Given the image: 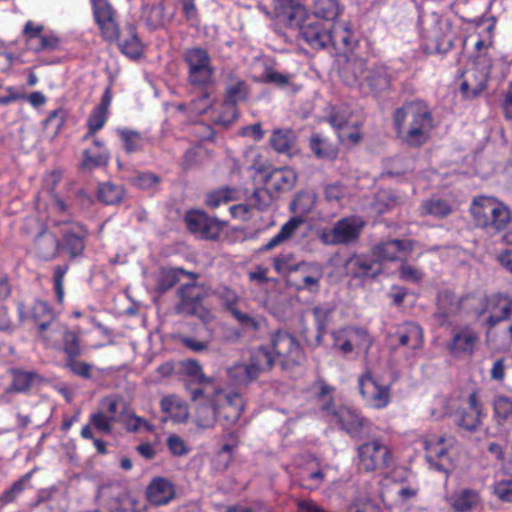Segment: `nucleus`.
<instances>
[{
    "mask_svg": "<svg viewBox=\"0 0 512 512\" xmlns=\"http://www.w3.org/2000/svg\"><path fill=\"white\" fill-rule=\"evenodd\" d=\"M358 387L366 405L373 409H384L391 402L392 384H380L370 370L359 376Z\"/></svg>",
    "mask_w": 512,
    "mask_h": 512,
    "instance_id": "ddd939ff",
    "label": "nucleus"
},
{
    "mask_svg": "<svg viewBox=\"0 0 512 512\" xmlns=\"http://www.w3.org/2000/svg\"><path fill=\"white\" fill-rule=\"evenodd\" d=\"M176 495L174 484L164 478L155 477L146 489V498L154 506H164L170 503Z\"/></svg>",
    "mask_w": 512,
    "mask_h": 512,
    "instance_id": "a878e982",
    "label": "nucleus"
},
{
    "mask_svg": "<svg viewBox=\"0 0 512 512\" xmlns=\"http://www.w3.org/2000/svg\"><path fill=\"white\" fill-rule=\"evenodd\" d=\"M315 386L318 387L314 396L315 404L325 422L336 426L353 440H360L369 434L371 422L368 418L350 406L336 405L333 397L335 387L322 378L317 379Z\"/></svg>",
    "mask_w": 512,
    "mask_h": 512,
    "instance_id": "f257e3e1",
    "label": "nucleus"
},
{
    "mask_svg": "<svg viewBox=\"0 0 512 512\" xmlns=\"http://www.w3.org/2000/svg\"><path fill=\"white\" fill-rule=\"evenodd\" d=\"M126 153L131 154L143 150L144 140L140 132L128 128L117 129Z\"/></svg>",
    "mask_w": 512,
    "mask_h": 512,
    "instance_id": "6e6d98bb",
    "label": "nucleus"
},
{
    "mask_svg": "<svg viewBox=\"0 0 512 512\" xmlns=\"http://www.w3.org/2000/svg\"><path fill=\"white\" fill-rule=\"evenodd\" d=\"M489 77L472 67L464 74V80L460 85L461 94L467 99H474L486 88Z\"/></svg>",
    "mask_w": 512,
    "mask_h": 512,
    "instance_id": "2f4dec72",
    "label": "nucleus"
},
{
    "mask_svg": "<svg viewBox=\"0 0 512 512\" xmlns=\"http://www.w3.org/2000/svg\"><path fill=\"white\" fill-rule=\"evenodd\" d=\"M305 222L300 216H294L285 222L279 232L274 235L267 243L263 244L259 251L267 252L280 246L283 242L289 240L297 231V229Z\"/></svg>",
    "mask_w": 512,
    "mask_h": 512,
    "instance_id": "e433bc0d",
    "label": "nucleus"
},
{
    "mask_svg": "<svg viewBox=\"0 0 512 512\" xmlns=\"http://www.w3.org/2000/svg\"><path fill=\"white\" fill-rule=\"evenodd\" d=\"M412 244L407 240L390 239L378 242L371 247V256L374 257L378 263L381 261H397L400 259L401 252H411Z\"/></svg>",
    "mask_w": 512,
    "mask_h": 512,
    "instance_id": "393cba45",
    "label": "nucleus"
},
{
    "mask_svg": "<svg viewBox=\"0 0 512 512\" xmlns=\"http://www.w3.org/2000/svg\"><path fill=\"white\" fill-rule=\"evenodd\" d=\"M355 466L361 473L384 471L396 462L392 448L381 438L362 442L355 448Z\"/></svg>",
    "mask_w": 512,
    "mask_h": 512,
    "instance_id": "39448f33",
    "label": "nucleus"
},
{
    "mask_svg": "<svg viewBox=\"0 0 512 512\" xmlns=\"http://www.w3.org/2000/svg\"><path fill=\"white\" fill-rule=\"evenodd\" d=\"M276 363L277 361L268 345L256 347L250 355L249 364L258 377L262 373L270 371Z\"/></svg>",
    "mask_w": 512,
    "mask_h": 512,
    "instance_id": "58836bf2",
    "label": "nucleus"
},
{
    "mask_svg": "<svg viewBox=\"0 0 512 512\" xmlns=\"http://www.w3.org/2000/svg\"><path fill=\"white\" fill-rule=\"evenodd\" d=\"M34 253L39 260H55L62 253L59 237L51 231H41L34 239Z\"/></svg>",
    "mask_w": 512,
    "mask_h": 512,
    "instance_id": "bb28decb",
    "label": "nucleus"
},
{
    "mask_svg": "<svg viewBox=\"0 0 512 512\" xmlns=\"http://www.w3.org/2000/svg\"><path fill=\"white\" fill-rule=\"evenodd\" d=\"M209 157L208 151L201 146H194L187 149L182 157L181 167L183 170H190L200 166Z\"/></svg>",
    "mask_w": 512,
    "mask_h": 512,
    "instance_id": "052dcab7",
    "label": "nucleus"
},
{
    "mask_svg": "<svg viewBox=\"0 0 512 512\" xmlns=\"http://www.w3.org/2000/svg\"><path fill=\"white\" fill-rule=\"evenodd\" d=\"M62 338V351L66 358L79 357L82 354L80 335L78 332L69 330L65 326L60 336Z\"/></svg>",
    "mask_w": 512,
    "mask_h": 512,
    "instance_id": "4d7b16f0",
    "label": "nucleus"
},
{
    "mask_svg": "<svg viewBox=\"0 0 512 512\" xmlns=\"http://www.w3.org/2000/svg\"><path fill=\"white\" fill-rule=\"evenodd\" d=\"M184 222L188 231L205 240H217L225 223L209 216L202 210H189L185 213Z\"/></svg>",
    "mask_w": 512,
    "mask_h": 512,
    "instance_id": "2eb2a0df",
    "label": "nucleus"
},
{
    "mask_svg": "<svg viewBox=\"0 0 512 512\" xmlns=\"http://www.w3.org/2000/svg\"><path fill=\"white\" fill-rule=\"evenodd\" d=\"M492 492L501 502L512 504V476L495 480Z\"/></svg>",
    "mask_w": 512,
    "mask_h": 512,
    "instance_id": "774afa93",
    "label": "nucleus"
},
{
    "mask_svg": "<svg viewBox=\"0 0 512 512\" xmlns=\"http://www.w3.org/2000/svg\"><path fill=\"white\" fill-rule=\"evenodd\" d=\"M182 371L184 375L192 378L198 384H206L212 381L211 378L207 377L199 361L195 359H188L182 362Z\"/></svg>",
    "mask_w": 512,
    "mask_h": 512,
    "instance_id": "338daca9",
    "label": "nucleus"
},
{
    "mask_svg": "<svg viewBox=\"0 0 512 512\" xmlns=\"http://www.w3.org/2000/svg\"><path fill=\"white\" fill-rule=\"evenodd\" d=\"M229 313L243 331L257 332L260 329V321L253 313L244 312L239 306Z\"/></svg>",
    "mask_w": 512,
    "mask_h": 512,
    "instance_id": "bf43d9fd",
    "label": "nucleus"
},
{
    "mask_svg": "<svg viewBox=\"0 0 512 512\" xmlns=\"http://www.w3.org/2000/svg\"><path fill=\"white\" fill-rule=\"evenodd\" d=\"M55 226L60 228L61 252L68 255L70 260L81 257L89 237L88 228L77 221H59Z\"/></svg>",
    "mask_w": 512,
    "mask_h": 512,
    "instance_id": "1a4fd4ad",
    "label": "nucleus"
},
{
    "mask_svg": "<svg viewBox=\"0 0 512 512\" xmlns=\"http://www.w3.org/2000/svg\"><path fill=\"white\" fill-rule=\"evenodd\" d=\"M227 376L236 385H248L258 379L249 363H235L228 368Z\"/></svg>",
    "mask_w": 512,
    "mask_h": 512,
    "instance_id": "3c124183",
    "label": "nucleus"
},
{
    "mask_svg": "<svg viewBox=\"0 0 512 512\" xmlns=\"http://www.w3.org/2000/svg\"><path fill=\"white\" fill-rule=\"evenodd\" d=\"M11 373L12 382L10 389L17 393L28 392L32 388L34 382L40 378L39 375L33 371L14 369Z\"/></svg>",
    "mask_w": 512,
    "mask_h": 512,
    "instance_id": "603ef678",
    "label": "nucleus"
},
{
    "mask_svg": "<svg viewBox=\"0 0 512 512\" xmlns=\"http://www.w3.org/2000/svg\"><path fill=\"white\" fill-rule=\"evenodd\" d=\"M463 23L467 24L469 28H473L478 30L483 28V31L486 33V36L483 38H479L475 43V50L477 54L487 52L489 46L492 43L493 31L495 29L496 20L493 16L482 15L476 18H461Z\"/></svg>",
    "mask_w": 512,
    "mask_h": 512,
    "instance_id": "7c9ffc66",
    "label": "nucleus"
},
{
    "mask_svg": "<svg viewBox=\"0 0 512 512\" xmlns=\"http://www.w3.org/2000/svg\"><path fill=\"white\" fill-rule=\"evenodd\" d=\"M183 61L187 66L188 83L201 90L200 96L194 100V103L195 105L200 103L201 106L198 109L200 112H206L215 102L212 98L215 68L212 65L211 57L206 49L192 47L185 49Z\"/></svg>",
    "mask_w": 512,
    "mask_h": 512,
    "instance_id": "7ed1b4c3",
    "label": "nucleus"
},
{
    "mask_svg": "<svg viewBox=\"0 0 512 512\" xmlns=\"http://www.w3.org/2000/svg\"><path fill=\"white\" fill-rule=\"evenodd\" d=\"M397 138L409 148L425 145L434 128V117L427 101L417 98L405 101L392 113Z\"/></svg>",
    "mask_w": 512,
    "mask_h": 512,
    "instance_id": "f03ea898",
    "label": "nucleus"
},
{
    "mask_svg": "<svg viewBox=\"0 0 512 512\" xmlns=\"http://www.w3.org/2000/svg\"><path fill=\"white\" fill-rule=\"evenodd\" d=\"M296 141V135L292 129H275L270 137V145L277 152L286 154L291 151Z\"/></svg>",
    "mask_w": 512,
    "mask_h": 512,
    "instance_id": "de8ad7c7",
    "label": "nucleus"
},
{
    "mask_svg": "<svg viewBox=\"0 0 512 512\" xmlns=\"http://www.w3.org/2000/svg\"><path fill=\"white\" fill-rule=\"evenodd\" d=\"M56 317L57 315L49 303L39 299L34 301L27 314V318L34 324L35 328Z\"/></svg>",
    "mask_w": 512,
    "mask_h": 512,
    "instance_id": "49530a36",
    "label": "nucleus"
},
{
    "mask_svg": "<svg viewBox=\"0 0 512 512\" xmlns=\"http://www.w3.org/2000/svg\"><path fill=\"white\" fill-rule=\"evenodd\" d=\"M331 336L333 340V347L338 349L344 355L353 352V336L359 338L362 341L361 344L365 345L366 349H369L373 344L367 330L359 327L340 328L332 331Z\"/></svg>",
    "mask_w": 512,
    "mask_h": 512,
    "instance_id": "5701e85b",
    "label": "nucleus"
},
{
    "mask_svg": "<svg viewBox=\"0 0 512 512\" xmlns=\"http://www.w3.org/2000/svg\"><path fill=\"white\" fill-rule=\"evenodd\" d=\"M250 85L236 72L230 70L224 75V97L222 106L236 112L239 103L249 99Z\"/></svg>",
    "mask_w": 512,
    "mask_h": 512,
    "instance_id": "6ab92c4d",
    "label": "nucleus"
},
{
    "mask_svg": "<svg viewBox=\"0 0 512 512\" xmlns=\"http://www.w3.org/2000/svg\"><path fill=\"white\" fill-rule=\"evenodd\" d=\"M99 29L100 36L106 42L112 43L118 39L120 30L119 15L111 16L95 23Z\"/></svg>",
    "mask_w": 512,
    "mask_h": 512,
    "instance_id": "680f3d73",
    "label": "nucleus"
},
{
    "mask_svg": "<svg viewBox=\"0 0 512 512\" xmlns=\"http://www.w3.org/2000/svg\"><path fill=\"white\" fill-rule=\"evenodd\" d=\"M177 295L179 297V302L175 306L177 314L184 316L200 314L204 294L196 281L181 285L177 291Z\"/></svg>",
    "mask_w": 512,
    "mask_h": 512,
    "instance_id": "aec40b11",
    "label": "nucleus"
},
{
    "mask_svg": "<svg viewBox=\"0 0 512 512\" xmlns=\"http://www.w3.org/2000/svg\"><path fill=\"white\" fill-rule=\"evenodd\" d=\"M161 410L175 423H184L189 417L188 406L175 396H166L160 401Z\"/></svg>",
    "mask_w": 512,
    "mask_h": 512,
    "instance_id": "79ce46f5",
    "label": "nucleus"
},
{
    "mask_svg": "<svg viewBox=\"0 0 512 512\" xmlns=\"http://www.w3.org/2000/svg\"><path fill=\"white\" fill-rule=\"evenodd\" d=\"M90 6L94 23L107 17L118 16V11L110 0H90Z\"/></svg>",
    "mask_w": 512,
    "mask_h": 512,
    "instance_id": "0e129e2a",
    "label": "nucleus"
},
{
    "mask_svg": "<svg viewBox=\"0 0 512 512\" xmlns=\"http://www.w3.org/2000/svg\"><path fill=\"white\" fill-rule=\"evenodd\" d=\"M217 421L228 430L240 419L244 410V400L238 392L217 390L214 393Z\"/></svg>",
    "mask_w": 512,
    "mask_h": 512,
    "instance_id": "9b49d317",
    "label": "nucleus"
},
{
    "mask_svg": "<svg viewBox=\"0 0 512 512\" xmlns=\"http://www.w3.org/2000/svg\"><path fill=\"white\" fill-rule=\"evenodd\" d=\"M456 417L457 426L468 432H475L480 427L483 416L466 409H459L456 411Z\"/></svg>",
    "mask_w": 512,
    "mask_h": 512,
    "instance_id": "e2e57ef3",
    "label": "nucleus"
},
{
    "mask_svg": "<svg viewBox=\"0 0 512 512\" xmlns=\"http://www.w3.org/2000/svg\"><path fill=\"white\" fill-rule=\"evenodd\" d=\"M313 14L315 19L334 21L342 11L338 0H313Z\"/></svg>",
    "mask_w": 512,
    "mask_h": 512,
    "instance_id": "8fccbe9b",
    "label": "nucleus"
},
{
    "mask_svg": "<svg viewBox=\"0 0 512 512\" xmlns=\"http://www.w3.org/2000/svg\"><path fill=\"white\" fill-rule=\"evenodd\" d=\"M473 297L472 294H465L459 298L449 290L445 289L437 295L436 317L441 324L447 322L448 318L461 314L464 310V303Z\"/></svg>",
    "mask_w": 512,
    "mask_h": 512,
    "instance_id": "4be33fe9",
    "label": "nucleus"
},
{
    "mask_svg": "<svg viewBox=\"0 0 512 512\" xmlns=\"http://www.w3.org/2000/svg\"><path fill=\"white\" fill-rule=\"evenodd\" d=\"M239 199V190L231 186H222L211 190L205 196L204 203L211 209H216L223 204Z\"/></svg>",
    "mask_w": 512,
    "mask_h": 512,
    "instance_id": "37998d69",
    "label": "nucleus"
},
{
    "mask_svg": "<svg viewBox=\"0 0 512 512\" xmlns=\"http://www.w3.org/2000/svg\"><path fill=\"white\" fill-rule=\"evenodd\" d=\"M257 172L263 174V183L271 194H280L290 191L296 184L297 175L289 167L265 168L260 166Z\"/></svg>",
    "mask_w": 512,
    "mask_h": 512,
    "instance_id": "a211bd4d",
    "label": "nucleus"
},
{
    "mask_svg": "<svg viewBox=\"0 0 512 512\" xmlns=\"http://www.w3.org/2000/svg\"><path fill=\"white\" fill-rule=\"evenodd\" d=\"M423 447L425 459L430 468L448 475L452 468V460L448 452L447 438L445 436L426 438Z\"/></svg>",
    "mask_w": 512,
    "mask_h": 512,
    "instance_id": "f3484780",
    "label": "nucleus"
},
{
    "mask_svg": "<svg viewBox=\"0 0 512 512\" xmlns=\"http://www.w3.org/2000/svg\"><path fill=\"white\" fill-rule=\"evenodd\" d=\"M483 302L486 306L490 305L492 309H500L499 315H490L486 320L488 329L494 328L500 322L509 321L512 317V297L505 293H496L491 296H485ZM487 307L481 309L478 315L486 312Z\"/></svg>",
    "mask_w": 512,
    "mask_h": 512,
    "instance_id": "b1692460",
    "label": "nucleus"
},
{
    "mask_svg": "<svg viewBox=\"0 0 512 512\" xmlns=\"http://www.w3.org/2000/svg\"><path fill=\"white\" fill-rule=\"evenodd\" d=\"M367 84L375 96L388 92L391 88V75L384 65H375L367 76Z\"/></svg>",
    "mask_w": 512,
    "mask_h": 512,
    "instance_id": "4c0bfd02",
    "label": "nucleus"
},
{
    "mask_svg": "<svg viewBox=\"0 0 512 512\" xmlns=\"http://www.w3.org/2000/svg\"><path fill=\"white\" fill-rule=\"evenodd\" d=\"M453 209L450 203L442 198H430L421 205L422 215H431L439 219L446 218L452 213Z\"/></svg>",
    "mask_w": 512,
    "mask_h": 512,
    "instance_id": "864d4df0",
    "label": "nucleus"
},
{
    "mask_svg": "<svg viewBox=\"0 0 512 512\" xmlns=\"http://www.w3.org/2000/svg\"><path fill=\"white\" fill-rule=\"evenodd\" d=\"M126 191L122 185L112 182L99 183L97 187V199L105 205H117L125 197Z\"/></svg>",
    "mask_w": 512,
    "mask_h": 512,
    "instance_id": "a18cd8bd",
    "label": "nucleus"
},
{
    "mask_svg": "<svg viewBox=\"0 0 512 512\" xmlns=\"http://www.w3.org/2000/svg\"><path fill=\"white\" fill-rule=\"evenodd\" d=\"M66 325L59 321L58 317L53 320L42 323L40 326L34 328V334L43 346L47 349H56L59 345V338Z\"/></svg>",
    "mask_w": 512,
    "mask_h": 512,
    "instance_id": "473e14b6",
    "label": "nucleus"
},
{
    "mask_svg": "<svg viewBox=\"0 0 512 512\" xmlns=\"http://www.w3.org/2000/svg\"><path fill=\"white\" fill-rule=\"evenodd\" d=\"M181 276H186L189 277L192 281H196L199 277V274L193 271H187L181 267L161 268L157 280L158 291L162 293L169 291L177 283H179Z\"/></svg>",
    "mask_w": 512,
    "mask_h": 512,
    "instance_id": "f704fd0d",
    "label": "nucleus"
},
{
    "mask_svg": "<svg viewBox=\"0 0 512 512\" xmlns=\"http://www.w3.org/2000/svg\"><path fill=\"white\" fill-rule=\"evenodd\" d=\"M479 343V332L471 325H464L453 332L446 343V349L454 359L471 358L477 351Z\"/></svg>",
    "mask_w": 512,
    "mask_h": 512,
    "instance_id": "4468645a",
    "label": "nucleus"
},
{
    "mask_svg": "<svg viewBox=\"0 0 512 512\" xmlns=\"http://www.w3.org/2000/svg\"><path fill=\"white\" fill-rule=\"evenodd\" d=\"M317 202V193L314 190H302L296 193L290 203V210L305 220V216L312 212Z\"/></svg>",
    "mask_w": 512,
    "mask_h": 512,
    "instance_id": "a19ab883",
    "label": "nucleus"
},
{
    "mask_svg": "<svg viewBox=\"0 0 512 512\" xmlns=\"http://www.w3.org/2000/svg\"><path fill=\"white\" fill-rule=\"evenodd\" d=\"M99 409L90 414V424L100 433L110 435L113 425L122 421L126 404L119 395H108L99 401Z\"/></svg>",
    "mask_w": 512,
    "mask_h": 512,
    "instance_id": "6e6552de",
    "label": "nucleus"
},
{
    "mask_svg": "<svg viewBox=\"0 0 512 512\" xmlns=\"http://www.w3.org/2000/svg\"><path fill=\"white\" fill-rule=\"evenodd\" d=\"M334 311L335 306L330 303H324L312 308L311 312L316 327L315 339L317 343H321L324 335L326 334L331 315Z\"/></svg>",
    "mask_w": 512,
    "mask_h": 512,
    "instance_id": "c03bdc74",
    "label": "nucleus"
},
{
    "mask_svg": "<svg viewBox=\"0 0 512 512\" xmlns=\"http://www.w3.org/2000/svg\"><path fill=\"white\" fill-rule=\"evenodd\" d=\"M418 26L421 37L434 48L440 49L445 43H451V39L447 36L449 25L439 14L431 13L420 16Z\"/></svg>",
    "mask_w": 512,
    "mask_h": 512,
    "instance_id": "dca6fc26",
    "label": "nucleus"
},
{
    "mask_svg": "<svg viewBox=\"0 0 512 512\" xmlns=\"http://www.w3.org/2000/svg\"><path fill=\"white\" fill-rule=\"evenodd\" d=\"M294 258L295 255L292 252L280 253L272 259V266L278 274L285 275L290 278L293 275L294 267L296 266Z\"/></svg>",
    "mask_w": 512,
    "mask_h": 512,
    "instance_id": "69168bd1",
    "label": "nucleus"
},
{
    "mask_svg": "<svg viewBox=\"0 0 512 512\" xmlns=\"http://www.w3.org/2000/svg\"><path fill=\"white\" fill-rule=\"evenodd\" d=\"M395 336L401 346H407L414 350L421 348L424 343L423 329L415 322H405L400 325Z\"/></svg>",
    "mask_w": 512,
    "mask_h": 512,
    "instance_id": "72a5a7b5",
    "label": "nucleus"
},
{
    "mask_svg": "<svg viewBox=\"0 0 512 512\" xmlns=\"http://www.w3.org/2000/svg\"><path fill=\"white\" fill-rule=\"evenodd\" d=\"M469 211L474 225L488 233L496 234L505 230L511 221L509 207L495 197H475Z\"/></svg>",
    "mask_w": 512,
    "mask_h": 512,
    "instance_id": "20e7f679",
    "label": "nucleus"
},
{
    "mask_svg": "<svg viewBox=\"0 0 512 512\" xmlns=\"http://www.w3.org/2000/svg\"><path fill=\"white\" fill-rule=\"evenodd\" d=\"M365 69V62L357 59L347 60L339 70L340 77L348 86L355 85Z\"/></svg>",
    "mask_w": 512,
    "mask_h": 512,
    "instance_id": "5fc2aeb1",
    "label": "nucleus"
},
{
    "mask_svg": "<svg viewBox=\"0 0 512 512\" xmlns=\"http://www.w3.org/2000/svg\"><path fill=\"white\" fill-rule=\"evenodd\" d=\"M110 160V152L107 149L97 151L95 154L89 149L83 151V159L80 163V167L84 170H94L99 167H105L108 165Z\"/></svg>",
    "mask_w": 512,
    "mask_h": 512,
    "instance_id": "13d9d810",
    "label": "nucleus"
},
{
    "mask_svg": "<svg viewBox=\"0 0 512 512\" xmlns=\"http://www.w3.org/2000/svg\"><path fill=\"white\" fill-rule=\"evenodd\" d=\"M124 31L127 33L126 37H121V31L118 34V39L113 40L116 43L122 54L131 59H138L143 54V45L138 36L137 27L133 23H126Z\"/></svg>",
    "mask_w": 512,
    "mask_h": 512,
    "instance_id": "c756f323",
    "label": "nucleus"
},
{
    "mask_svg": "<svg viewBox=\"0 0 512 512\" xmlns=\"http://www.w3.org/2000/svg\"><path fill=\"white\" fill-rule=\"evenodd\" d=\"M22 37L28 50L34 53L61 50L62 39L53 31L45 32V26L32 20L25 22Z\"/></svg>",
    "mask_w": 512,
    "mask_h": 512,
    "instance_id": "9d476101",
    "label": "nucleus"
},
{
    "mask_svg": "<svg viewBox=\"0 0 512 512\" xmlns=\"http://www.w3.org/2000/svg\"><path fill=\"white\" fill-rule=\"evenodd\" d=\"M309 147L319 159H335L338 154L337 147L317 133L310 136Z\"/></svg>",
    "mask_w": 512,
    "mask_h": 512,
    "instance_id": "09e8293b",
    "label": "nucleus"
},
{
    "mask_svg": "<svg viewBox=\"0 0 512 512\" xmlns=\"http://www.w3.org/2000/svg\"><path fill=\"white\" fill-rule=\"evenodd\" d=\"M113 83H110L104 89L100 102L91 110L86 120V127L93 131H100L106 124L109 117V108L113 98Z\"/></svg>",
    "mask_w": 512,
    "mask_h": 512,
    "instance_id": "cd10ccee",
    "label": "nucleus"
},
{
    "mask_svg": "<svg viewBox=\"0 0 512 512\" xmlns=\"http://www.w3.org/2000/svg\"><path fill=\"white\" fill-rule=\"evenodd\" d=\"M300 36L311 48L323 49L331 42V26L318 19L307 18L300 25Z\"/></svg>",
    "mask_w": 512,
    "mask_h": 512,
    "instance_id": "412c9836",
    "label": "nucleus"
},
{
    "mask_svg": "<svg viewBox=\"0 0 512 512\" xmlns=\"http://www.w3.org/2000/svg\"><path fill=\"white\" fill-rule=\"evenodd\" d=\"M480 501V493L469 488L455 492L449 498L450 506L454 512H473Z\"/></svg>",
    "mask_w": 512,
    "mask_h": 512,
    "instance_id": "c9c22d12",
    "label": "nucleus"
},
{
    "mask_svg": "<svg viewBox=\"0 0 512 512\" xmlns=\"http://www.w3.org/2000/svg\"><path fill=\"white\" fill-rule=\"evenodd\" d=\"M195 424L201 429L213 428L217 422L214 394L199 403L195 409Z\"/></svg>",
    "mask_w": 512,
    "mask_h": 512,
    "instance_id": "ea45409f",
    "label": "nucleus"
},
{
    "mask_svg": "<svg viewBox=\"0 0 512 512\" xmlns=\"http://www.w3.org/2000/svg\"><path fill=\"white\" fill-rule=\"evenodd\" d=\"M324 277L322 264L315 261H300L294 267L293 275L288 279L296 291H307L316 294L320 291Z\"/></svg>",
    "mask_w": 512,
    "mask_h": 512,
    "instance_id": "f8f14e48",
    "label": "nucleus"
},
{
    "mask_svg": "<svg viewBox=\"0 0 512 512\" xmlns=\"http://www.w3.org/2000/svg\"><path fill=\"white\" fill-rule=\"evenodd\" d=\"M366 226V221L358 215H350L337 220L329 229H324L319 238L325 245H350L357 242Z\"/></svg>",
    "mask_w": 512,
    "mask_h": 512,
    "instance_id": "0eeeda50",
    "label": "nucleus"
},
{
    "mask_svg": "<svg viewBox=\"0 0 512 512\" xmlns=\"http://www.w3.org/2000/svg\"><path fill=\"white\" fill-rule=\"evenodd\" d=\"M270 347L273 356L282 369H290L301 365L305 360L302 346L287 331L278 330L270 336Z\"/></svg>",
    "mask_w": 512,
    "mask_h": 512,
    "instance_id": "423d86ee",
    "label": "nucleus"
},
{
    "mask_svg": "<svg viewBox=\"0 0 512 512\" xmlns=\"http://www.w3.org/2000/svg\"><path fill=\"white\" fill-rule=\"evenodd\" d=\"M347 268L354 278L376 277L382 271L381 263L374 257L354 254L347 260Z\"/></svg>",
    "mask_w": 512,
    "mask_h": 512,
    "instance_id": "c85d7f7f",
    "label": "nucleus"
}]
</instances>
